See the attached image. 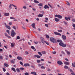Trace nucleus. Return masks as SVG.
<instances>
[{
	"label": "nucleus",
	"instance_id": "obj_30",
	"mask_svg": "<svg viewBox=\"0 0 75 75\" xmlns=\"http://www.w3.org/2000/svg\"><path fill=\"white\" fill-rule=\"evenodd\" d=\"M72 66L73 67H75V62H74V63H72Z\"/></svg>",
	"mask_w": 75,
	"mask_h": 75
},
{
	"label": "nucleus",
	"instance_id": "obj_25",
	"mask_svg": "<svg viewBox=\"0 0 75 75\" xmlns=\"http://www.w3.org/2000/svg\"><path fill=\"white\" fill-rule=\"evenodd\" d=\"M34 1L35 3L38 4L39 3V2L37 0H35Z\"/></svg>",
	"mask_w": 75,
	"mask_h": 75
},
{
	"label": "nucleus",
	"instance_id": "obj_62",
	"mask_svg": "<svg viewBox=\"0 0 75 75\" xmlns=\"http://www.w3.org/2000/svg\"><path fill=\"white\" fill-rule=\"evenodd\" d=\"M3 51V50L2 49H0V52H2Z\"/></svg>",
	"mask_w": 75,
	"mask_h": 75
},
{
	"label": "nucleus",
	"instance_id": "obj_47",
	"mask_svg": "<svg viewBox=\"0 0 75 75\" xmlns=\"http://www.w3.org/2000/svg\"><path fill=\"white\" fill-rule=\"evenodd\" d=\"M72 21H73V22H74V23H75V19L72 18Z\"/></svg>",
	"mask_w": 75,
	"mask_h": 75
},
{
	"label": "nucleus",
	"instance_id": "obj_58",
	"mask_svg": "<svg viewBox=\"0 0 75 75\" xmlns=\"http://www.w3.org/2000/svg\"><path fill=\"white\" fill-rule=\"evenodd\" d=\"M32 9L33 10V11H35V10H36V9H35V8H32Z\"/></svg>",
	"mask_w": 75,
	"mask_h": 75
},
{
	"label": "nucleus",
	"instance_id": "obj_49",
	"mask_svg": "<svg viewBox=\"0 0 75 75\" xmlns=\"http://www.w3.org/2000/svg\"><path fill=\"white\" fill-rule=\"evenodd\" d=\"M41 68L42 69H45V67L44 66H41Z\"/></svg>",
	"mask_w": 75,
	"mask_h": 75
},
{
	"label": "nucleus",
	"instance_id": "obj_55",
	"mask_svg": "<svg viewBox=\"0 0 75 75\" xmlns=\"http://www.w3.org/2000/svg\"><path fill=\"white\" fill-rule=\"evenodd\" d=\"M45 26H46L47 27H48V25L47 24H45Z\"/></svg>",
	"mask_w": 75,
	"mask_h": 75
},
{
	"label": "nucleus",
	"instance_id": "obj_60",
	"mask_svg": "<svg viewBox=\"0 0 75 75\" xmlns=\"http://www.w3.org/2000/svg\"><path fill=\"white\" fill-rule=\"evenodd\" d=\"M57 71L58 72H60V70H57Z\"/></svg>",
	"mask_w": 75,
	"mask_h": 75
},
{
	"label": "nucleus",
	"instance_id": "obj_64",
	"mask_svg": "<svg viewBox=\"0 0 75 75\" xmlns=\"http://www.w3.org/2000/svg\"><path fill=\"white\" fill-rule=\"evenodd\" d=\"M6 74L7 75H10V74H9V73H8V72H7L6 73Z\"/></svg>",
	"mask_w": 75,
	"mask_h": 75
},
{
	"label": "nucleus",
	"instance_id": "obj_26",
	"mask_svg": "<svg viewBox=\"0 0 75 75\" xmlns=\"http://www.w3.org/2000/svg\"><path fill=\"white\" fill-rule=\"evenodd\" d=\"M68 70H69L70 72H72V73H74V72L73 71H72V69H68Z\"/></svg>",
	"mask_w": 75,
	"mask_h": 75
},
{
	"label": "nucleus",
	"instance_id": "obj_46",
	"mask_svg": "<svg viewBox=\"0 0 75 75\" xmlns=\"http://www.w3.org/2000/svg\"><path fill=\"white\" fill-rule=\"evenodd\" d=\"M20 37L19 36H18L17 37V38H16V40H17V39L18 40L20 39Z\"/></svg>",
	"mask_w": 75,
	"mask_h": 75
},
{
	"label": "nucleus",
	"instance_id": "obj_33",
	"mask_svg": "<svg viewBox=\"0 0 75 75\" xmlns=\"http://www.w3.org/2000/svg\"><path fill=\"white\" fill-rule=\"evenodd\" d=\"M11 47H14V44L12 43H11Z\"/></svg>",
	"mask_w": 75,
	"mask_h": 75
},
{
	"label": "nucleus",
	"instance_id": "obj_20",
	"mask_svg": "<svg viewBox=\"0 0 75 75\" xmlns=\"http://www.w3.org/2000/svg\"><path fill=\"white\" fill-rule=\"evenodd\" d=\"M38 16V17H42L43 16V15L42 14H39Z\"/></svg>",
	"mask_w": 75,
	"mask_h": 75
},
{
	"label": "nucleus",
	"instance_id": "obj_45",
	"mask_svg": "<svg viewBox=\"0 0 75 75\" xmlns=\"http://www.w3.org/2000/svg\"><path fill=\"white\" fill-rule=\"evenodd\" d=\"M31 48L33 50H34L35 49V47L33 46H32L31 47Z\"/></svg>",
	"mask_w": 75,
	"mask_h": 75
},
{
	"label": "nucleus",
	"instance_id": "obj_3",
	"mask_svg": "<svg viewBox=\"0 0 75 75\" xmlns=\"http://www.w3.org/2000/svg\"><path fill=\"white\" fill-rule=\"evenodd\" d=\"M40 40L41 42L42 43V44H44V42H45V41H44V38H43L40 37Z\"/></svg>",
	"mask_w": 75,
	"mask_h": 75
},
{
	"label": "nucleus",
	"instance_id": "obj_36",
	"mask_svg": "<svg viewBox=\"0 0 75 75\" xmlns=\"http://www.w3.org/2000/svg\"><path fill=\"white\" fill-rule=\"evenodd\" d=\"M63 23H64V24H65V25H67V24H68L67 22L65 21H64Z\"/></svg>",
	"mask_w": 75,
	"mask_h": 75
},
{
	"label": "nucleus",
	"instance_id": "obj_34",
	"mask_svg": "<svg viewBox=\"0 0 75 75\" xmlns=\"http://www.w3.org/2000/svg\"><path fill=\"white\" fill-rule=\"evenodd\" d=\"M42 53L43 54H46V52L45 51H43L42 52Z\"/></svg>",
	"mask_w": 75,
	"mask_h": 75
},
{
	"label": "nucleus",
	"instance_id": "obj_24",
	"mask_svg": "<svg viewBox=\"0 0 75 75\" xmlns=\"http://www.w3.org/2000/svg\"><path fill=\"white\" fill-rule=\"evenodd\" d=\"M11 69L12 70V71H14V72H16V69L14 68H11Z\"/></svg>",
	"mask_w": 75,
	"mask_h": 75
},
{
	"label": "nucleus",
	"instance_id": "obj_6",
	"mask_svg": "<svg viewBox=\"0 0 75 75\" xmlns=\"http://www.w3.org/2000/svg\"><path fill=\"white\" fill-rule=\"evenodd\" d=\"M11 6H13L14 7H15L16 8H17V7L16 6L14 5H13V4H10L9 6V7L11 9L12 8V7H11Z\"/></svg>",
	"mask_w": 75,
	"mask_h": 75
},
{
	"label": "nucleus",
	"instance_id": "obj_16",
	"mask_svg": "<svg viewBox=\"0 0 75 75\" xmlns=\"http://www.w3.org/2000/svg\"><path fill=\"white\" fill-rule=\"evenodd\" d=\"M4 15L5 16H9V13H4Z\"/></svg>",
	"mask_w": 75,
	"mask_h": 75
},
{
	"label": "nucleus",
	"instance_id": "obj_44",
	"mask_svg": "<svg viewBox=\"0 0 75 75\" xmlns=\"http://www.w3.org/2000/svg\"><path fill=\"white\" fill-rule=\"evenodd\" d=\"M38 6H42V4L41 3L39 4H38Z\"/></svg>",
	"mask_w": 75,
	"mask_h": 75
},
{
	"label": "nucleus",
	"instance_id": "obj_9",
	"mask_svg": "<svg viewBox=\"0 0 75 75\" xmlns=\"http://www.w3.org/2000/svg\"><path fill=\"white\" fill-rule=\"evenodd\" d=\"M17 58L19 60H21L22 61H23V59L22 58V57L18 56L17 57Z\"/></svg>",
	"mask_w": 75,
	"mask_h": 75
},
{
	"label": "nucleus",
	"instance_id": "obj_50",
	"mask_svg": "<svg viewBox=\"0 0 75 75\" xmlns=\"http://www.w3.org/2000/svg\"><path fill=\"white\" fill-rule=\"evenodd\" d=\"M3 59V56H0V59Z\"/></svg>",
	"mask_w": 75,
	"mask_h": 75
},
{
	"label": "nucleus",
	"instance_id": "obj_40",
	"mask_svg": "<svg viewBox=\"0 0 75 75\" xmlns=\"http://www.w3.org/2000/svg\"><path fill=\"white\" fill-rule=\"evenodd\" d=\"M10 18L12 20H14V19H15V18L12 17H10Z\"/></svg>",
	"mask_w": 75,
	"mask_h": 75
},
{
	"label": "nucleus",
	"instance_id": "obj_18",
	"mask_svg": "<svg viewBox=\"0 0 75 75\" xmlns=\"http://www.w3.org/2000/svg\"><path fill=\"white\" fill-rule=\"evenodd\" d=\"M15 60H16V59H13V60H11V63H12L13 64H14V63H15V62L16 61Z\"/></svg>",
	"mask_w": 75,
	"mask_h": 75
},
{
	"label": "nucleus",
	"instance_id": "obj_39",
	"mask_svg": "<svg viewBox=\"0 0 75 75\" xmlns=\"http://www.w3.org/2000/svg\"><path fill=\"white\" fill-rule=\"evenodd\" d=\"M4 35H5V36H6V37H8V34H7V33H4Z\"/></svg>",
	"mask_w": 75,
	"mask_h": 75
},
{
	"label": "nucleus",
	"instance_id": "obj_61",
	"mask_svg": "<svg viewBox=\"0 0 75 75\" xmlns=\"http://www.w3.org/2000/svg\"><path fill=\"white\" fill-rule=\"evenodd\" d=\"M41 65H42V64H38V66H39V67H41Z\"/></svg>",
	"mask_w": 75,
	"mask_h": 75
},
{
	"label": "nucleus",
	"instance_id": "obj_38",
	"mask_svg": "<svg viewBox=\"0 0 75 75\" xmlns=\"http://www.w3.org/2000/svg\"><path fill=\"white\" fill-rule=\"evenodd\" d=\"M12 28H13V29H14V30H16V26H13L12 27Z\"/></svg>",
	"mask_w": 75,
	"mask_h": 75
},
{
	"label": "nucleus",
	"instance_id": "obj_1",
	"mask_svg": "<svg viewBox=\"0 0 75 75\" xmlns=\"http://www.w3.org/2000/svg\"><path fill=\"white\" fill-rule=\"evenodd\" d=\"M59 45L60 46L63 47H66V46H67L66 44L63 43V42L62 40L60 41V42L59 43Z\"/></svg>",
	"mask_w": 75,
	"mask_h": 75
},
{
	"label": "nucleus",
	"instance_id": "obj_28",
	"mask_svg": "<svg viewBox=\"0 0 75 75\" xmlns=\"http://www.w3.org/2000/svg\"><path fill=\"white\" fill-rule=\"evenodd\" d=\"M38 54H39V55H40V56H42V53H41L40 52H38Z\"/></svg>",
	"mask_w": 75,
	"mask_h": 75
},
{
	"label": "nucleus",
	"instance_id": "obj_59",
	"mask_svg": "<svg viewBox=\"0 0 75 75\" xmlns=\"http://www.w3.org/2000/svg\"><path fill=\"white\" fill-rule=\"evenodd\" d=\"M25 54H29L28 52L27 51L25 52Z\"/></svg>",
	"mask_w": 75,
	"mask_h": 75
},
{
	"label": "nucleus",
	"instance_id": "obj_4",
	"mask_svg": "<svg viewBox=\"0 0 75 75\" xmlns=\"http://www.w3.org/2000/svg\"><path fill=\"white\" fill-rule=\"evenodd\" d=\"M50 40L52 42L54 43L55 42V39H54V38H50Z\"/></svg>",
	"mask_w": 75,
	"mask_h": 75
},
{
	"label": "nucleus",
	"instance_id": "obj_52",
	"mask_svg": "<svg viewBox=\"0 0 75 75\" xmlns=\"http://www.w3.org/2000/svg\"><path fill=\"white\" fill-rule=\"evenodd\" d=\"M23 8L24 9H26L27 8V7L26 6H24L23 7Z\"/></svg>",
	"mask_w": 75,
	"mask_h": 75
},
{
	"label": "nucleus",
	"instance_id": "obj_27",
	"mask_svg": "<svg viewBox=\"0 0 75 75\" xmlns=\"http://www.w3.org/2000/svg\"><path fill=\"white\" fill-rule=\"evenodd\" d=\"M67 5H68V6H70V3H69V2H68V1H67Z\"/></svg>",
	"mask_w": 75,
	"mask_h": 75
},
{
	"label": "nucleus",
	"instance_id": "obj_5",
	"mask_svg": "<svg viewBox=\"0 0 75 75\" xmlns=\"http://www.w3.org/2000/svg\"><path fill=\"white\" fill-rule=\"evenodd\" d=\"M55 17H57L58 18H62V16L57 14H56L55 15Z\"/></svg>",
	"mask_w": 75,
	"mask_h": 75
},
{
	"label": "nucleus",
	"instance_id": "obj_51",
	"mask_svg": "<svg viewBox=\"0 0 75 75\" xmlns=\"http://www.w3.org/2000/svg\"><path fill=\"white\" fill-rule=\"evenodd\" d=\"M20 64H21V65H23V62H20Z\"/></svg>",
	"mask_w": 75,
	"mask_h": 75
},
{
	"label": "nucleus",
	"instance_id": "obj_21",
	"mask_svg": "<svg viewBox=\"0 0 75 75\" xmlns=\"http://www.w3.org/2000/svg\"><path fill=\"white\" fill-rule=\"evenodd\" d=\"M24 66L25 67H27V66H28V67H30V65L28 64H24Z\"/></svg>",
	"mask_w": 75,
	"mask_h": 75
},
{
	"label": "nucleus",
	"instance_id": "obj_14",
	"mask_svg": "<svg viewBox=\"0 0 75 75\" xmlns=\"http://www.w3.org/2000/svg\"><path fill=\"white\" fill-rule=\"evenodd\" d=\"M6 27V28H7L8 29V30H11V28H10V27L8 25H6L5 26Z\"/></svg>",
	"mask_w": 75,
	"mask_h": 75
},
{
	"label": "nucleus",
	"instance_id": "obj_11",
	"mask_svg": "<svg viewBox=\"0 0 75 75\" xmlns=\"http://www.w3.org/2000/svg\"><path fill=\"white\" fill-rule=\"evenodd\" d=\"M67 36L65 35H62V38H63V40H65L67 39Z\"/></svg>",
	"mask_w": 75,
	"mask_h": 75
},
{
	"label": "nucleus",
	"instance_id": "obj_7",
	"mask_svg": "<svg viewBox=\"0 0 75 75\" xmlns=\"http://www.w3.org/2000/svg\"><path fill=\"white\" fill-rule=\"evenodd\" d=\"M57 63L59 65H62L63 63L61 61H58Z\"/></svg>",
	"mask_w": 75,
	"mask_h": 75
},
{
	"label": "nucleus",
	"instance_id": "obj_17",
	"mask_svg": "<svg viewBox=\"0 0 75 75\" xmlns=\"http://www.w3.org/2000/svg\"><path fill=\"white\" fill-rule=\"evenodd\" d=\"M31 74H32L33 75H37V73L36 72H34L33 71H32L31 72Z\"/></svg>",
	"mask_w": 75,
	"mask_h": 75
},
{
	"label": "nucleus",
	"instance_id": "obj_12",
	"mask_svg": "<svg viewBox=\"0 0 75 75\" xmlns=\"http://www.w3.org/2000/svg\"><path fill=\"white\" fill-rule=\"evenodd\" d=\"M35 23H33L32 25L31 26L33 27V28H35Z\"/></svg>",
	"mask_w": 75,
	"mask_h": 75
},
{
	"label": "nucleus",
	"instance_id": "obj_15",
	"mask_svg": "<svg viewBox=\"0 0 75 75\" xmlns=\"http://www.w3.org/2000/svg\"><path fill=\"white\" fill-rule=\"evenodd\" d=\"M54 20L56 21V22H58V21H59V20L57 18H55Z\"/></svg>",
	"mask_w": 75,
	"mask_h": 75
},
{
	"label": "nucleus",
	"instance_id": "obj_63",
	"mask_svg": "<svg viewBox=\"0 0 75 75\" xmlns=\"http://www.w3.org/2000/svg\"><path fill=\"white\" fill-rule=\"evenodd\" d=\"M71 75H75V74H74V73H71Z\"/></svg>",
	"mask_w": 75,
	"mask_h": 75
},
{
	"label": "nucleus",
	"instance_id": "obj_29",
	"mask_svg": "<svg viewBox=\"0 0 75 75\" xmlns=\"http://www.w3.org/2000/svg\"><path fill=\"white\" fill-rule=\"evenodd\" d=\"M19 69H20V70H21V71H23V70L25 69L24 68H23L20 67L19 68Z\"/></svg>",
	"mask_w": 75,
	"mask_h": 75
},
{
	"label": "nucleus",
	"instance_id": "obj_56",
	"mask_svg": "<svg viewBox=\"0 0 75 75\" xmlns=\"http://www.w3.org/2000/svg\"><path fill=\"white\" fill-rule=\"evenodd\" d=\"M72 26L73 27H74V28H75V24H73Z\"/></svg>",
	"mask_w": 75,
	"mask_h": 75
},
{
	"label": "nucleus",
	"instance_id": "obj_8",
	"mask_svg": "<svg viewBox=\"0 0 75 75\" xmlns=\"http://www.w3.org/2000/svg\"><path fill=\"white\" fill-rule=\"evenodd\" d=\"M54 33L55 34V35H60V36H61V34L58 33L54 32Z\"/></svg>",
	"mask_w": 75,
	"mask_h": 75
},
{
	"label": "nucleus",
	"instance_id": "obj_48",
	"mask_svg": "<svg viewBox=\"0 0 75 75\" xmlns=\"http://www.w3.org/2000/svg\"><path fill=\"white\" fill-rule=\"evenodd\" d=\"M25 75H29V74L28 73L26 72L24 74Z\"/></svg>",
	"mask_w": 75,
	"mask_h": 75
},
{
	"label": "nucleus",
	"instance_id": "obj_57",
	"mask_svg": "<svg viewBox=\"0 0 75 75\" xmlns=\"http://www.w3.org/2000/svg\"><path fill=\"white\" fill-rule=\"evenodd\" d=\"M48 5L49 6H50V7H52V6H51V5L50 4H48Z\"/></svg>",
	"mask_w": 75,
	"mask_h": 75
},
{
	"label": "nucleus",
	"instance_id": "obj_35",
	"mask_svg": "<svg viewBox=\"0 0 75 75\" xmlns=\"http://www.w3.org/2000/svg\"><path fill=\"white\" fill-rule=\"evenodd\" d=\"M64 68L65 69H68V67L67 66L65 65L64 66Z\"/></svg>",
	"mask_w": 75,
	"mask_h": 75
},
{
	"label": "nucleus",
	"instance_id": "obj_22",
	"mask_svg": "<svg viewBox=\"0 0 75 75\" xmlns=\"http://www.w3.org/2000/svg\"><path fill=\"white\" fill-rule=\"evenodd\" d=\"M37 62L38 64H39L41 62V60H37Z\"/></svg>",
	"mask_w": 75,
	"mask_h": 75
},
{
	"label": "nucleus",
	"instance_id": "obj_19",
	"mask_svg": "<svg viewBox=\"0 0 75 75\" xmlns=\"http://www.w3.org/2000/svg\"><path fill=\"white\" fill-rule=\"evenodd\" d=\"M64 64L65 65H68L69 64V63L68 62H64Z\"/></svg>",
	"mask_w": 75,
	"mask_h": 75
},
{
	"label": "nucleus",
	"instance_id": "obj_43",
	"mask_svg": "<svg viewBox=\"0 0 75 75\" xmlns=\"http://www.w3.org/2000/svg\"><path fill=\"white\" fill-rule=\"evenodd\" d=\"M37 58H41V56L38 55H37Z\"/></svg>",
	"mask_w": 75,
	"mask_h": 75
},
{
	"label": "nucleus",
	"instance_id": "obj_23",
	"mask_svg": "<svg viewBox=\"0 0 75 75\" xmlns=\"http://www.w3.org/2000/svg\"><path fill=\"white\" fill-rule=\"evenodd\" d=\"M65 51L66 52H67V54H68V55H69V54H70V53L69 51H67V50H65Z\"/></svg>",
	"mask_w": 75,
	"mask_h": 75
},
{
	"label": "nucleus",
	"instance_id": "obj_41",
	"mask_svg": "<svg viewBox=\"0 0 75 75\" xmlns=\"http://www.w3.org/2000/svg\"><path fill=\"white\" fill-rule=\"evenodd\" d=\"M6 32L8 33V34L9 35L10 34V31L9 30H6Z\"/></svg>",
	"mask_w": 75,
	"mask_h": 75
},
{
	"label": "nucleus",
	"instance_id": "obj_37",
	"mask_svg": "<svg viewBox=\"0 0 75 75\" xmlns=\"http://www.w3.org/2000/svg\"><path fill=\"white\" fill-rule=\"evenodd\" d=\"M16 71L18 72H20V70L18 68H17L16 69Z\"/></svg>",
	"mask_w": 75,
	"mask_h": 75
},
{
	"label": "nucleus",
	"instance_id": "obj_31",
	"mask_svg": "<svg viewBox=\"0 0 75 75\" xmlns=\"http://www.w3.org/2000/svg\"><path fill=\"white\" fill-rule=\"evenodd\" d=\"M4 65L5 66V67H8V64L5 63L4 64Z\"/></svg>",
	"mask_w": 75,
	"mask_h": 75
},
{
	"label": "nucleus",
	"instance_id": "obj_13",
	"mask_svg": "<svg viewBox=\"0 0 75 75\" xmlns=\"http://www.w3.org/2000/svg\"><path fill=\"white\" fill-rule=\"evenodd\" d=\"M44 8H45V9H47V8H49L50 7H49V6H48V5H46L44 6Z\"/></svg>",
	"mask_w": 75,
	"mask_h": 75
},
{
	"label": "nucleus",
	"instance_id": "obj_54",
	"mask_svg": "<svg viewBox=\"0 0 75 75\" xmlns=\"http://www.w3.org/2000/svg\"><path fill=\"white\" fill-rule=\"evenodd\" d=\"M62 54H63L64 55L65 54V53L64 52V51H62Z\"/></svg>",
	"mask_w": 75,
	"mask_h": 75
},
{
	"label": "nucleus",
	"instance_id": "obj_10",
	"mask_svg": "<svg viewBox=\"0 0 75 75\" xmlns=\"http://www.w3.org/2000/svg\"><path fill=\"white\" fill-rule=\"evenodd\" d=\"M65 19L67 21H68V20H71V18L69 17H65Z\"/></svg>",
	"mask_w": 75,
	"mask_h": 75
},
{
	"label": "nucleus",
	"instance_id": "obj_42",
	"mask_svg": "<svg viewBox=\"0 0 75 75\" xmlns=\"http://www.w3.org/2000/svg\"><path fill=\"white\" fill-rule=\"evenodd\" d=\"M46 37L47 38H50V36H49V35H46Z\"/></svg>",
	"mask_w": 75,
	"mask_h": 75
},
{
	"label": "nucleus",
	"instance_id": "obj_32",
	"mask_svg": "<svg viewBox=\"0 0 75 75\" xmlns=\"http://www.w3.org/2000/svg\"><path fill=\"white\" fill-rule=\"evenodd\" d=\"M45 42V44H47V45H49V43H48V42L46 41H45L44 43Z\"/></svg>",
	"mask_w": 75,
	"mask_h": 75
},
{
	"label": "nucleus",
	"instance_id": "obj_2",
	"mask_svg": "<svg viewBox=\"0 0 75 75\" xmlns=\"http://www.w3.org/2000/svg\"><path fill=\"white\" fill-rule=\"evenodd\" d=\"M11 35L12 37H14L15 36V35L16 34V32L14 31L13 30H12L11 31Z\"/></svg>",
	"mask_w": 75,
	"mask_h": 75
},
{
	"label": "nucleus",
	"instance_id": "obj_53",
	"mask_svg": "<svg viewBox=\"0 0 75 75\" xmlns=\"http://www.w3.org/2000/svg\"><path fill=\"white\" fill-rule=\"evenodd\" d=\"M3 71H4V72H6V69H5L4 68H3Z\"/></svg>",
	"mask_w": 75,
	"mask_h": 75
}]
</instances>
